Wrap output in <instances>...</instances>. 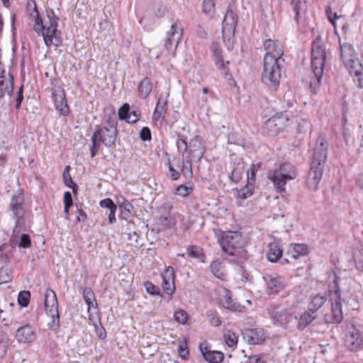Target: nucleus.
Here are the masks:
<instances>
[{
  "label": "nucleus",
  "mask_w": 363,
  "mask_h": 363,
  "mask_svg": "<svg viewBox=\"0 0 363 363\" xmlns=\"http://www.w3.org/2000/svg\"><path fill=\"white\" fill-rule=\"evenodd\" d=\"M229 257L227 258L229 262L235 263L242 269V264L248 259L247 250L242 246L234 248L226 253Z\"/></svg>",
  "instance_id": "nucleus-19"
},
{
  "label": "nucleus",
  "mask_w": 363,
  "mask_h": 363,
  "mask_svg": "<svg viewBox=\"0 0 363 363\" xmlns=\"http://www.w3.org/2000/svg\"><path fill=\"white\" fill-rule=\"evenodd\" d=\"M146 291L150 295H160V289L158 286H155L150 281H147L145 284Z\"/></svg>",
  "instance_id": "nucleus-55"
},
{
  "label": "nucleus",
  "mask_w": 363,
  "mask_h": 363,
  "mask_svg": "<svg viewBox=\"0 0 363 363\" xmlns=\"http://www.w3.org/2000/svg\"><path fill=\"white\" fill-rule=\"evenodd\" d=\"M11 242L13 246H18L21 248H28L31 245V239L29 235L23 233L19 234L14 229L11 238Z\"/></svg>",
  "instance_id": "nucleus-24"
},
{
  "label": "nucleus",
  "mask_w": 363,
  "mask_h": 363,
  "mask_svg": "<svg viewBox=\"0 0 363 363\" xmlns=\"http://www.w3.org/2000/svg\"><path fill=\"white\" fill-rule=\"evenodd\" d=\"M23 85L22 84L16 92L15 108L19 110L23 101Z\"/></svg>",
  "instance_id": "nucleus-56"
},
{
  "label": "nucleus",
  "mask_w": 363,
  "mask_h": 363,
  "mask_svg": "<svg viewBox=\"0 0 363 363\" xmlns=\"http://www.w3.org/2000/svg\"><path fill=\"white\" fill-rule=\"evenodd\" d=\"M177 194L179 196H182L183 197H185L188 196L191 191H192L191 188H189L186 186L185 185H180L177 188Z\"/></svg>",
  "instance_id": "nucleus-64"
},
{
  "label": "nucleus",
  "mask_w": 363,
  "mask_h": 363,
  "mask_svg": "<svg viewBox=\"0 0 363 363\" xmlns=\"http://www.w3.org/2000/svg\"><path fill=\"white\" fill-rule=\"evenodd\" d=\"M70 166H66L62 173V177L65 186L70 188L73 193L75 194L78 189V186L73 182L70 174Z\"/></svg>",
  "instance_id": "nucleus-34"
},
{
  "label": "nucleus",
  "mask_w": 363,
  "mask_h": 363,
  "mask_svg": "<svg viewBox=\"0 0 363 363\" xmlns=\"http://www.w3.org/2000/svg\"><path fill=\"white\" fill-rule=\"evenodd\" d=\"M94 133H99L98 139L107 147L115 145L118 136L117 121L115 113L109 115L100 125H96Z\"/></svg>",
  "instance_id": "nucleus-5"
},
{
  "label": "nucleus",
  "mask_w": 363,
  "mask_h": 363,
  "mask_svg": "<svg viewBox=\"0 0 363 363\" xmlns=\"http://www.w3.org/2000/svg\"><path fill=\"white\" fill-rule=\"evenodd\" d=\"M267 311L272 323L277 326L286 327L293 320H298L293 311L280 305H271Z\"/></svg>",
  "instance_id": "nucleus-9"
},
{
  "label": "nucleus",
  "mask_w": 363,
  "mask_h": 363,
  "mask_svg": "<svg viewBox=\"0 0 363 363\" xmlns=\"http://www.w3.org/2000/svg\"><path fill=\"white\" fill-rule=\"evenodd\" d=\"M281 240L274 239V240L268 245V252L267 254V259L270 262H279L281 265L289 262L287 257L282 258L283 250L281 249Z\"/></svg>",
  "instance_id": "nucleus-12"
},
{
  "label": "nucleus",
  "mask_w": 363,
  "mask_h": 363,
  "mask_svg": "<svg viewBox=\"0 0 363 363\" xmlns=\"http://www.w3.org/2000/svg\"><path fill=\"white\" fill-rule=\"evenodd\" d=\"M247 341L251 345H259L264 342V333L262 329L255 328L249 330L247 334Z\"/></svg>",
  "instance_id": "nucleus-30"
},
{
  "label": "nucleus",
  "mask_w": 363,
  "mask_h": 363,
  "mask_svg": "<svg viewBox=\"0 0 363 363\" xmlns=\"http://www.w3.org/2000/svg\"><path fill=\"white\" fill-rule=\"evenodd\" d=\"M156 110H158V111L164 113L166 115L167 111V100H163L162 99L160 98L158 99V101L157 103Z\"/></svg>",
  "instance_id": "nucleus-63"
},
{
  "label": "nucleus",
  "mask_w": 363,
  "mask_h": 363,
  "mask_svg": "<svg viewBox=\"0 0 363 363\" xmlns=\"http://www.w3.org/2000/svg\"><path fill=\"white\" fill-rule=\"evenodd\" d=\"M308 252L309 250L307 245L294 243L290 245L286 256L287 258L297 259L301 256L306 255Z\"/></svg>",
  "instance_id": "nucleus-23"
},
{
  "label": "nucleus",
  "mask_w": 363,
  "mask_h": 363,
  "mask_svg": "<svg viewBox=\"0 0 363 363\" xmlns=\"http://www.w3.org/2000/svg\"><path fill=\"white\" fill-rule=\"evenodd\" d=\"M262 279L264 284V289L267 294L275 295L285 289V283L282 277L272 274H264L262 276Z\"/></svg>",
  "instance_id": "nucleus-11"
},
{
  "label": "nucleus",
  "mask_w": 363,
  "mask_h": 363,
  "mask_svg": "<svg viewBox=\"0 0 363 363\" xmlns=\"http://www.w3.org/2000/svg\"><path fill=\"white\" fill-rule=\"evenodd\" d=\"M259 167H257L255 164H252L250 169L247 171V183L251 185H254L255 182V173L257 171Z\"/></svg>",
  "instance_id": "nucleus-51"
},
{
  "label": "nucleus",
  "mask_w": 363,
  "mask_h": 363,
  "mask_svg": "<svg viewBox=\"0 0 363 363\" xmlns=\"http://www.w3.org/2000/svg\"><path fill=\"white\" fill-rule=\"evenodd\" d=\"M228 143L244 147L245 140L236 133H230L228 135Z\"/></svg>",
  "instance_id": "nucleus-41"
},
{
  "label": "nucleus",
  "mask_w": 363,
  "mask_h": 363,
  "mask_svg": "<svg viewBox=\"0 0 363 363\" xmlns=\"http://www.w3.org/2000/svg\"><path fill=\"white\" fill-rule=\"evenodd\" d=\"M325 45L320 35L313 40L311 45V67L313 76L311 77L310 88L313 94L319 89L323 79L326 60Z\"/></svg>",
  "instance_id": "nucleus-2"
},
{
  "label": "nucleus",
  "mask_w": 363,
  "mask_h": 363,
  "mask_svg": "<svg viewBox=\"0 0 363 363\" xmlns=\"http://www.w3.org/2000/svg\"><path fill=\"white\" fill-rule=\"evenodd\" d=\"M207 317L208 318L210 323L212 326L218 327L220 325L221 320L215 311H208Z\"/></svg>",
  "instance_id": "nucleus-45"
},
{
  "label": "nucleus",
  "mask_w": 363,
  "mask_h": 363,
  "mask_svg": "<svg viewBox=\"0 0 363 363\" xmlns=\"http://www.w3.org/2000/svg\"><path fill=\"white\" fill-rule=\"evenodd\" d=\"M162 286L164 291L169 295H172L175 291L174 269L172 267H168L162 274Z\"/></svg>",
  "instance_id": "nucleus-18"
},
{
  "label": "nucleus",
  "mask_w": 363,
  "mask_h": 363,
  "mask_svg": "<svg viewBox=\"0 0 363 363\" xmlns=\"http://www.w3.org/2000/svg\"><path fill=\"white\" fill-rule=\"evenodd\" d=\"M19 200V202H13V203H11V208L14 218H16L19 216V211L22 209L23 203L24 202V199L20 198Z\"/></svg>",
  "instance_id": "nucleus-52"
},
{
  "label": "nucleus",
  "mask_w": 363,
  "mask_h": 363,
  "mask_svg": "<svg viewBox=\"0 0 363 363\" xmlns=\"http://www.w3.org/2000/svg\"><path fill=\"white\" fill-rule=\"evenodd\" d=\"M327 301V296L325 294H317L311 298L308 303V308L312 309V311L317 314V312Z\"/></svg>",
  "instance_id": "nucleus-32"
},
{
  "label": "nucleus",
  "mask_w": 363,
  "mask_h": 363,
  "mask_svg": "<svg viewBox=\"0 0 363 363\" xmlns=\"http://www.w3.org/2000/svg\"><path fill=\"white\" fill-rule=\"evenodd\" d=\"M183 35V28L179 22L172 24L164 39V47L167 52L174 53Z\"/></svg>",
  "instance_id": "nucleus-10"
},
{
  "label": "nucleus",
  "mask_w": 363,
  "mask_h": 363,
  "mask_svg": "<svg viewBox=\"0 0 363 363\" xmlns=\"http://www.w3.org/2000/svg\"><path fill=\"white\" fill-rule=\"evenodd\" d=\"M211 52L213 53L215 57L216 64L220 69H223L225 72V74H227V72L225 71V64L223 59V50L217 42H213L210 47Z\"/></svg>",
  "instance_id": "nucleus-27"
},
{
  "label": "nucleus",
  "mask_w": 363,
  "mask_h": 363,
  "mask_svg": "<svg viewBox=\"0 0 363 363\" xmlns=\"http://www.w3.org/2000/svg\"><path fill=\"white\" fill-rule=\"evenodd\" d=\"M362 68L360 67L359 69L350 71L351 73L354 72L355 76L357 77V78L354 79V81L357 84V86L360 89L363 88V75L362 74Z\"/></svg>",
  "instance_id": "nucleus-58"
},
{
  "label": "nucleus",
  "mask_w": 363,
  "mask_h": 363,
  "mask_svg": "<svg viewBox=\"0 0 363 363\" xmlns=\"http://www.w3.org/2000/svg\"><path fill=\"white\" fill-rule=\"evenodd\" d=\"M340 57L344 63L352 62L353 64L357 63L360 65V64L354 60V50L353 46L350 43H340Z\"/></svg>",
  "instance_id": "nucleus-25"
},
{
  "label": "nucleus",
  "mask_w": 363,
  "mask_h": 363,
  "mask_svg": "<svg viewBox=\"0 0 363 363\" xmlns=\"http://www.w3.org/2000/svg\"><path fill=\"white\" fill-rule=\"evenodd\" d=\"M210 270L212 274L220 279H224L225 274L224 273L223 263L216 259L213 261L210 265Z\"/></svg>",
  "instance_id": "nucleus-35"
},
{
  "label": "nucleus",
  "mask_w": 363,
  "mask_h": 363,
  "mask_svg": "<svg viewBox=\"0 0 363 363\" xmlns=\"http://www.w3.org/2000/svg\"><path fill=\"white\" fill-rule=\"evenodd\" d=\"M130 112V106L128 104H124L120 108L118 109V117L121 120L128 121L130 119V116L128 115Z\"/></svg>",
  "instance_id": "nucleus-50"
},
{
  "label": "nucleus",
  "mask_w": 363,
  "mask_h": 363,
  "mask_svg": "<svg viewBox=\"0 0 363 363\" xmlns=\"http://www.w3.org/2000/svg\"><path fill=\"white\" fill-rule=\"evenodd\" d=\"M56 108L61 115L67 116L69 113V107L65 98H62L60 102L56 101Z\"/></svg>",
  "instance_id": "nucleus-49"
},
{
  "label": "nucleus",
  "mask_w": 363,
  "mask_h": 363,
  "mask_svg": "<svg viewBox=\"0 0 363 363\" xmlns=\"http://www.w3.org/2000/svg\"><path fill=\"white\" fill-rule=\"evenodd\" d=\"M296 177L295 167L290 163H284L274 171L268 172V179L273 183L277 192L286 191V184L288 180L294 179Z\"/></svg>",
  "instance_id": "nucleus-3"
},
{
  "label": "nucleus",
  "mask_w": 363,
  "mask_h": 363,
  "mask_svg": "<svg viewBox=\"0 0 363 363\" xmlns=\"http://www.w3.org/2000/svg\"><path fill=\"white\" fill-rule=\"evenodd\" d=\"M178 353L182 359H187L189 357V352L186 347V344L179 345L178 346Z\"/></svg>",
  "instance_id": "nucleus-62"
},
{
  "label": "nucleus",
  "mask_w": 363,
  "mask_h": 363,
  "mask_svg": "<svg viewBox=\"0 0 363 363\" xmlns=\"http://www.w3.org/2000/svg\"><path fill=\"white\" fill-rule=\"evenodd\" d=\"M225 340L228 347H234L237 345L238 337L235 333L228 332L225 334Z\"/></svg>",
  "instance_id": "nucleus-54"
},
{
  "label": "nucleus",
  "mask_w": 363,
  "mask_h": 363,
  "mask_svg": "<svg viewBox=\"0 0 363 363\" xmlns=\"http://www.w3.org/2000/svg\"><path fill=\"white\" fill-rule=\"evenodd\" d=\"M8 335L0 331V359H2L6 354L8 347Z\"/></svg>",
  "instance_id": "nucleus-38"
},
{
  "label": "nucleus",
  "mask_w": 363,
  "mask_h": 363,
  "mask_svg": "<svg viewBox=\"0 0 363 363\" xmlns=\"http://www.w3.org/2000/svg\"><path fill=\"white\" fill-rule=\"evenodd\" d=\"M33 11L36 13L35 24L33 26V30L38 34H41L43 37V40L46 46L50 47L52 45H55L53 43V36L56 34L57 27L58 25V18L52 13L53 16L51 17L48 15L49 18V26L43 24V21L38 11L37 6L35 4ZM57 45V44H55Z\"/></svg>",
  "instance_id": "nucleus-6"
},
{
  "label": "nucleus",
  "mask_w": 363,
  "mask_h": 363,
  "mask_svg": "<svg viewBox=\"0 0 363 363\" xmlns=\"http://www.w3.org/2000/svg\"><path fill=\"white\" fill-rule=\"evenodd\" d=\"M140 138L142 141H150L152 138L151 131L148 127H143L140 133Z\"/></svg>",
  "instance_id": "nucleus-60"
},
{
  "label": "nucleus",
  "mask_w": 363,
  "mask_h": 363,
  "mask_svg": "<svg viewBox=\"0 0 363 363\" xmlns=\"http://www.w3.org/2000/svg\"><path fill=\"white\" fill-rule=\"evenodd\" d=\"M309 127V122L306 119L302 118L298 122L297 131L299 133H306Z\"/></svg>",
  "instance_id": "nucleus-59"
},
{
  "label": "nucleus",
  "mask_w": 363,
  "mask_h": 363,
  "mask_svg": "<svg viewBox=\"0 0 363 363\" xmlns=\"http://www.w3.org/2000/svg\"><path fill=\"white\" fill-rule=\"evenodd\" d=\"M9 79H6V77L0 79V99H3L6 94L10 97L13 94L14 78L11 73H9Z\"/></svg>",
  "instance_id": "nucleus-26"
},
{
  "label": "nucleus",
  "mask_w": 363,
  "mask_h": 363,
  "mask_svg": "<svg viewBox=\"0 0 363 363\" xmlns=\"http://www.w3.org/2000/svg\"><path fill=\"white\" fill-rule=\"evenodd\" d=\"M220 304L225 308L232 311H240L241 306L235 302L231 297V292L225 289L223 294L220 295L219 298Z\"/></svg>",
  "instance_id": "nucleus-22"
},
{
  "label": "nucleus",
  "mask_w": 363,
  "mask_h": 363,
  "mask_svg": "<svg viewBox=\"0 0 363 363\" xmlns=\"http://www.w3.org/2000/svg\"><path fill=\"white\" fill-rule=\"evenodd\" d=\"M345 345L351 352L360 350L363 347V337L361 333L354 328L346 335Z\"/></svg>",
  "instance_id": "nucleus-17"
},
{
  "label": "nucleus",
  "mask_w": 363,
  "mask_h": 363,
  "mask_svg": "<svg viewBox=\"0 0 363 363\" xmlns=\"http://www.w3.org/2000/svg\"><path fill=\"white\" fill-rule=\"evenodd\" d=\"M325 11H326V14H327L328 20L333 24V27L335 28H336L335 20L340 18V16H338L337 14V13H333L331 7H330V6L326 7Z\"/></svg>",
  "instance_id": "nucleus-57"
},
{
  "label": "nucleus",
  "mask_w": 363,
  "mask_h": 363,
  "mask_svg": "<svg viewBox=\"0 0 363 363\" xmlns=\"http://www.w3.org/2000/svg\"><path fill=\"white\" fill-rule=\"evenodd\" d=\"M152 90V83L150 78H143L138 84V93L140 99H145Z\"/></svg>",
  "instance_id": "nucleus-29"
},
{
  "label": "nucleus",
  "mask_w": 363,
  "mask_h": 363,
  "mask_svg": "<svg viewBox=\"0 0 363 363\" xmlns=\"http://www.w3.org/2000/svg\"><path fill=\"white\" fill-rule=\"evenodd\" d=\"M238 16L230 8H228L222 22L223 40L230 50L235 43V29L238 24Z\"/></svg>",
  "instance_id": "nucleus-7"
},
{
  "label": "nucleus",
  "mask_w": 363,
  "mask_h": 363,
  "mask_svg": "<svg viewBox=\"0 0 363 363\" xmlns=\"http://www.w3.org/2000/svg\"><path fill=\"white\" fill-rule=\"evenodd\" d=\"M289 116L284 114V112L277 113L269 118L265 123L269 134L274 135L282 130Z\"/></svg>",
  "instance_id": "nucleus-15"
},
{
  "label": "nucleus",
  "mask_w": 363,
  "mask_h": 363,
  "mask_svg": "<svg viewBox=\"0 0 363 363\" xmlns=\"http://www.w3.org/2000/svg\"><path fill=\"white\" fill-rule=\"evenodd\" d=\"M199 350L204 359L208 363H221L223 360L224 354L223 352L210 350L205 344H201Z\"/></svg>",
  "instance_id": "nucleus-21"
},
{
  "label": "nucleus",
  "mask_w": 363,
  "mask_h": 363,
  "mask_svg": "<svg viewBox=\"0 0 363 363\" xmlns=\"http://www.w3.org/2000/svg\"><path fill=\"white\" fill-rule=\"evenodd\" d=\"M241 236L238 232L228 231L219 239L220 245L224 252L227 253L241 245Z\"/></svg>",
  "instance_id": "nucleus-13"
},
{
  "label": "nucleus",
  "mask_w": 363,
  "mask_h": 363,
  "mask_svg": "<svg viewBox=\"0 0 363 363\" xmlns=\"http://www.w3.org/2000/svg\"><path fill=\"white\" fill-rule=\"evenodd\" d=\"M123 202L118 203L121 211V217L124 220H128L133 215V206L125 198H122Z\"/></svg>",
  "instance_id": "nucleus-31"
},
{
  "label": "nucleus",
  "mask_w": 363,
  "mask_h": 363,
  "mask_svg": "<svg viewBox=\"0 0 363 363\" xmlns=\"http://www.w3.org/2000/svg\"><path fill=\"white\" fill-rule=\"evenodd\" d=\"M317 314L312 309H307L299 318L296 328L299 330L306 329L315 318Z\"/></svg>",
  "instance_id": "nucleus-28"
},
{
  "label": "nucleus",
  "mask_w": 363,
  "mask_h": 363,
  "mask_svg": "<svg viewBox=\"0 0 363 363\" xmlns=\"http://www.w3.org/2000/svg\"><path fill=\"white\" fill-rule=\"evenodd\" d=\"M335 292L334 302L331 303V323H340L343 320V313L341 303V291L336 281H334Z\"/></svg>",
  "instance_id": "nucleus-14"
},
{
  "label": "nucleus",
  "mask_w": 363,
  "mask_h": 363,
  "mask_svg": "<svg viewBox=\"0 0 363 363\" xmlns=\"http://www.w3.org/2000/svg\"><path fill=\"white\" fill-rule=\"evenodd\" d=\"M6 246V244L4 243L0 245V264H7L10 261V257L7 253H3V251Z\"/></svg>",
  "instance_id": "nucleus-61"
},
{
  "label": "nucleus",
  "mask_w": 363,
  "mask_h": 363,
  "mask_svg": "<svg viewBox=\"0 0 363 363\" xmlns=\"http://www.w3.org/2000/svg\"><path fill=\"white\" fill-rule=\"evenodd\" d=\"M167 12V7L163 4H157L154 7L153 14L157 18H163Z\"/></svg>",
  "instance_id": "nucleus-53"
},
{
  "label": "nucleus",
  "mask_w": 363,
  "mask_h": 363,
  "mask_svg": "<svg viewBox=\"0 0 363 363\" xmlns=\"http://www.w3.org/2000/svg\"><path fill=\"white\" fill-rule=\"evenodd\" d=\"M11 272V269L4 266L0 268V285L11 281L12 277Z\"/></svg>",
  "instance_id": "nucleus-44"
},
{
  "label": "nucleus",
  "mask_w": 363,
  "mask_h": 363,
  "mask_svg": "<svg viewBox=\"0 0 363 363\" xmlns=\"http://www.w3.org/2000/svg\"><path fill=\"white\" fill-rule=\"evenodd\" d=\"M82 296L86 305L92 304V301H96L94 293L89 287H86L83 290Z\"/></svg>",
  "instance_id": "nucleus-46"
},
{
  "label": "nucleus",
  "mask_w": 363,
  "mask_h": 363,
  "mask_svg": "<svg viewBox=\"0 0 363 363\" xmlns=\"http://www.w3.org/2000/svg\"><path fill=\"white\" fill-rule=\"evenodd\" d=\"M264 48L266 50L264 60H266L267 57H271L273 62H284V59L282 57L284 50L275 41L271 39L267 40L264 43Z\"/></svg>",
  "instance_id": "nucleus-16"
},
{
  "label": "nucleus",
  "mask_w": 363,
  "mask_h": 363,
  "mask_svg": "<svg viewBox=\"0 0 363 363\" xmlns=\"http://www.w3.org/2000/svg\"><path fill=\"white\" fill-rule=\"evenodd\" d=\"M203 12L208 16H213L215 13V3L213 0H203L202 4Z\"/></svg>",
  "instance_id": "nucleus-39"
},
{
  "label": "nucleus",
  "mask_w": 363,
  "mask_h": 363,
  "mask_svg": "<svg viewBox=\"0 0 363 363\" xmlns=\"http://www.w3.org/2000/svg\"><path fill=\"white\" fill-rule=\"evenodd\" d=\"M99 135V133H94L91 138L92 145L90 148V153L92 158L95 157L96 152L100 149L101 143H102V142L99 141L98 139Z\"/></svg>",
  "instance_id": "nucleus-40"
},
{
  "label": "nucleus",
  "mask_w": 363,
  "mask_h": 363,
  "mask_svg": "<svg viewBox=\"0 0 363 363\" xmlns=\"http://www.w3.org/2000/svg\"><path fill=\"white\" fill-rule=\"evenodd\" d=\"M16 338L18 342L29 343L35 338V333L30 325H26L17 329Z\"/></svg>",
  "instance_id": "nucleus-20"
},
{
  "label": "nucleus",
  "mask_w": 363,
  "mask_h": 363,
  "mask_svg": "<svg viewBox=\"0 0 363 363\" xmlns=\"http://www.w3.org/2000/svg\"><path fill=\"white\" fill-rule=\"evenodd\" d=\"M30 299V292L29 291H22L18 296V303L22 307H27Z\"/></svg>",
  "instance_id": "nucleus-42"
},
{
  "label": "nucleus",
  "mask_w": 363,
  "mask_h": 363,
  "mask_svg": "<svg viewBox=\"0 0 363 363\" xmlns=\"http://www.w3.org/2000/svg\"><path fill=\"white\" fill-rule=\"evenodd\" d=\"M284 62H273L270 57L264 60L262 82L271 90L276 91L280 84L281 67Z\"/></svg>",
  "instance_id": "nucleus-4"
},
{
  "label": "nucleus",
  "mask_w": 363,
  "mask_h": 363,
  "mask_svg": "<svg viewBox=\"0 0 363 363\" xmlns=\"http://www.w3.org/2000/svg\"><path fill=\"white\" fill-rule=\"evenodd\" d=\"M174 317L175 320L180 324H185L188 320V314L184 310H177L174 312Z\"/></svg>",
  "instance_id": "nucleus-47"
},
{
  "label": "nucleus",
  "mask_w": 363,
  "mask_h": 363,
  "mask_svg": "<svg viewBox=\"0 0 363 363\" xmlns=\"http://www.w3.org/2000/svg\"><path fill=\"white\" fill-rule=\"evenodd\" d=\"M254 185L247 184L243 188L238 191V197L241 199H246L252 195Z\"/></svg>",
  "instance_id": "nucleus-43"
},
{
  "label": "nucleus",
  "mask_w": 363,
  "mask_h": 363,
  "mask_svg": "<svg viewBox=\"0 0 363 363\" xmlns=\"http://www.w3.org/2000/svg\"><path fill=\"white\" fill-rule=\"evenodd\" d=\"M243 173V167H236L232 171L229 178L231 181L235 183H237L242 178V174Z\"/></svg>",
  "instance_id": "nucleus-48"
},
{
  "label": "nucleus",
  "mask_w": 363,
  "mask_h": 363,
  "mask_svg": "<svg viewBox=\"0 0 363 363\" xmlns=\"http://www.w3.org/2000/svg\"><path fill=\"white\" fill-rule=\"evenodd\" d=\"M296 104V101L295 99L293 93L291 91H286L284 95L283 102H282V108L284 109V113L286 114L288 108H290L294 106V105Z\"/></svg>",
  "instance_id": "nucleus-36"
},
{
  "label": "nucleus",
  "mask_w": 363,
  "mask_h": 363,
  "mask_svg": "<svg viewBox=\"0 0 363 363\" xmlns=\"http://www.w3.org/2000/svg\"><path fill=\"white\" fill-rule=\"evenodd\" d=\"M328 143L324 135H320L315 140L313 155L311 158L310 169L306 184L311 191H315L322 178L327 160Z\"/></svg>",
  "instance_id": "nucleus-1"
},
{
  "label": "nucleus",
  "mask_w": 363,
  "mask_h": 363,
  "mask_svg": "<svg viewBox=\"0 0 363 363\" xmlns=\"http://www.w3.org/2000/svg\"><path fill=\"white\" fill-rule=\"evenodd\" d=\"M290 4L293 12L294 13V20L295 23L298 25L301 17V10L302 9V0H291Z\"/></svg>",
  "instance_id": "nucleus-37"
},
{
  "label": "nucleus",
  "mask_w": 363,
  "mask_h": 363,
  "mask_svg": "<svg viewBox=\"0 0 363 363\" xmlns=\"http://www.w3.org/2000/svg\"><path fill=\"white\" fill-rule=\"evenodd\" d=\"M186 254L189 257L198 259L201 263L206 262V255L203 253V250L196 245H189L186 249Z\"/></svg>",
  "instance_id": "nucleus-33"
},
{
  "label": "nucleus",
  "mask_w": 363,
  "mask_h": 363,
  "mask_svg": "<svg viewBox=\"0 0 363 363\" xmlns=\"http://www.w3.org/2000/svg\"><path fill=\"white\" fill-rule=\"evenodd\" d=\"M45 310L52 319L48 326L54 330H57L60 327L58 301L55 292L51 289H48L45 294Z\"/></svg>",
  "instance_id": "nucleus-8"
}]
</instances>
